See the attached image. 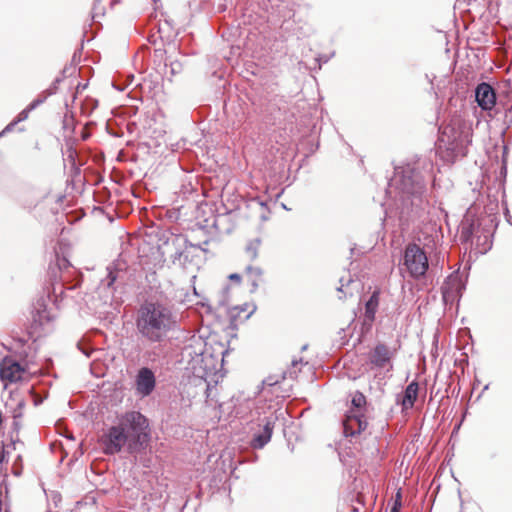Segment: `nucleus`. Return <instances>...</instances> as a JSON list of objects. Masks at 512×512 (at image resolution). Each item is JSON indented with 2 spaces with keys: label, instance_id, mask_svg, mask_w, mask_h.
Returning <instances> with one entry per match:
<instances>
[{
  "label": "nucleus",
  "instance_id": "obj_1",
  "mask_svg": "<svg viewBox=\"0 0 512 512\" xmlns=\"http://www.w3.org/2000/svg\"><path fill=\"white\" fill-rule=\"evenodd\" d=\"M433 178L434 163L427 156L395 167L385 193L389 195L391 187H395L396 198L393 205L385 209L382 224L387 219L397 220L401 231L404 232L417 222H422L429 206L425 194L426 187Z\"/></svg>",
  "mask_w": 512,
  "mask_h": 512
},
{
  "label": "nucleus",
  "instance_id": "obj_2",
  "mask_svg": "<svg viewBox=\"0 0 512 512\" xmlns=\"http://www.w3.org/2000/svg\"><path fill=\"white\" fill-rule=\"evenodd\" d=\"M135 326L138 335L150 343H161L180 329L171 308L157 300H145L139 305Z\"/></svg>",
  "mask_w": 512,
  "mask_h": 512
},
{
  "label": "nucleus",
  "instance_id": "obj_3",
  "mask_svg": "<svg viewBox=\"0 0 512 512\" xmlns=\"http://www.w3.org/2000/svg\"><path fill=\"white\" fill-rule=\"evenodd\" d=\"M471 142L472 127L470 123L459 116H454L448 124L439 127L435 155L445 164H453L459 157L467 155Z\"/></svg>",
  "mask_w": 512,
  "mask_h": 512
},
{
  "label": "nucleus",
  "instance_id": "obj_4",
  "mask_svg": "<svg viewBox=\"0 0 512 512\" xmlns=\"http://www.w3.org/2000/svg\"><path fill=\"white\" fill-rule=\"evenodd\" d=\"M497 227L496 215L477 216L468 208L460 223L461 244L465 249L474 248L476 254H485L492 248V239Z\"/></svg>",
  "mask_w": 512,
  "mask_h": 512
},
{
  "label": "nucleus",
  "instance_id": "obj_5",
  "mask_svg": "<svg viewBox=\"0 0 512 512\" xmlns=\"http://www.w3.org/2000/svg\"><path fill=\"white\" fill-rule=\"evenodd\" d=\"M128 440L127 453L137 455L150 445L152 436L148 418L140 411H127L119 419Z\"/></svg>",
  "mask_w": 512,
  "mask_h": 512
},
{
  "label": "nucleus",
  "instance_id": "obj_6",
  "mask_svg": "<svg viewBox=\"0 0 512 512\" xmlns=\"http://www.w3.org/2000/svg\"><path fill=\"white\" fill-rule=\"evenodd\" d=\"M47 276L54 295L62 294L64 289L74 290L82 282V274L72 266L67 258L60 257L58 254L55 255V263L49 264Z\"/></svg>",
  "mask_w": 512,
  "mask_h": 512
},
{
  "label": "nucleus",
  "instance_id": "obj_7",
  "mask_svg": "<svg viewBox=\"0 0 512 512\" xmlns=\"http://www.w3.org/2000/svg\"><path fill=\"white\" fill-rule=\"evenodd\" d=\"M367 400L365 395L356 390L352 394L351 408L346 412L343 421V434L345 437L360 435L367 428V420L364 414Z\"/></svg>",
  "mask_w": 512,
  "mask_h": 512
},
{
  "label": "nucleus",
  "instance_id": "obj_8",
  "mask_svg": "<svg viewBox=\"0 0 512 512\" xmlns=\"http://www.w3.org/2000/svg\"><path fill=\"white\" fill-rule=\"evenodd\" d=\"M403 264L410 276L415 279L424 276L429 267L426 252L417 244L406 246Z\"/></svg>",
  "mask_w": 512,
  "mask_h": 512
},
{
  "label": "nucleus",
  "instance_id": "obj_9",
  "mask_svg": "<svg viewBox=\"0 0 512 512\" xmlns=\"http://www.w3.org/2000/svg\"><path fill=\"white\" fill-rule=\"evenodd\" d=\"M467 275L459 271L452 272L441 286L442 300L445 305L459 303L464 290L466 289Z\"/></svg>",
  "mask_w": 512,
  "mask_h": 512
},
{
  "label": "nucleus",
  "instance_id": "obj_10",
  "mask_svg": "<svg viewBox=\"0 0 512 512\" xmlns=\"http://www.w3.org/2000/svg\"><path fill=\"white\" fill-rule=\"evenodd\" d=\"M102 451L105 455L111 456L122 451L126 445L128 447V440L124 429L118 422L116 425L110 426L100 437L99 440Z\"/></svg>",
  "mask_w": 512,
  "mask_h": 512
},
{
  "label": "nucleus",
  "instance_id": "obj_11",
  "mask_svg": "<svg viewBox=\"0 0 512 512\" xmlns=\"http://www.w3.org/2000/svg\"><path fill=\"white\" fill-rule=\"evenodd\" d=\"M50 300V294L48 293L37 298L32 304L31 329L35 333L44 330L45 325L49 324L53 319L51 312L48 310Z\"/></svg>",
  "mask_w": 512,
  "mask_h": 512
},
{
  "label": "nucleus",
  "instance_id": "obj_12",
  "mask_svg": "<svg viewBox=\"0 0 512 512\" xmlns=\"http://www.w3.org/2000/svg\"><path fill=\"white\" fill-rule=\"evenodd\" d=\"M156 385V375L152 368L142 366L137 370L134 386L138 396L141 398L150 396L154 392Z\"/></svg>",
  "mask_w": 512,
  "mask_h": 512
},
{
  "label": "nucleus",
  "instance_id": "obj_13",
  "mask_svg": "<svg viewBox=\"0 0 512 512\" xmlns=\"http://www.w3.org/2000/svg\"><path fill=\"white\" fill-rule=\"evenodd\" d=\"M475 101L483 111H491L497 101V94L493 86L488 82H480L475 90Z\"/></svg>",
  "mask_w": 512,
  "mask_h": 512
},
{
  "label": "nucleus",
  "instance_id": "obj_14",
  "mask_svg": "<svg viewBox=\"0 0 512 512\" xmlns=\"http://www.w3.org/2000/svg\"><path fill=\"white\" fill-rule=\"evenodd\" d=\"M277 421V416L270 415L264 417L262 422V429L254 433L250 445L254 449L264 448L271 440L273 430Z\"/></svg>",
  "mask_w": 512,
  "mask_h": 512
},
{
  "label": "nucleus",
  "instance_id": "obj_15",
  "mask_svg": "<svg viewBox=\"0 0 512 512\" xmlns=\"http://www.w3.org/2000/svg\"><path fill=\"white\" fill-rule=\"evenodd\" d=\"M24 373L25 369L15 360L5 358L0 363V379L5 385L21 381Z\"/></svg>",
  "mask_w": 512,
  "mask_h": 512
},
{
  "label": "nucleus",
  "instance_id": "obj_16",
  "mask_svg": "<svg viewBox=\"0 0 512 512\" xmlns=\"http://www.w3.org/2000/svg\"><path fill=\"white\" fill-rule=\"evenodd\" d=\"M156 237L157 247L161 255H166V252H172L169 242L173 240L174 244H176L178 247H180V245H183L184 243H188L187 237L181 234H174L169 230H158L156 233Z\"/></svg>",
  "mask_w": 512,
  "mask_h": 512
},
{
  "label": "nucleus",
  "instance_id": "obj_17",
  "mask_svg": "<svg viewBox=\"0 0 512 512\" xmlns=\"http://www.w3.org/2000/svg\"><path fill=\"white\" fill-rule=\"evenodd\" d=\"M419 383L411 381L401 394L396 397V404L401 406L402 411L412 409L418 399Z\"/></svg>",
  "mask_w": 512,
  "mask_h": 512
},
{
  "label": "nucleus",
  "instance_id": "obj_18",
  "mask_svg": "<svg viewBox=\"0 0 512 512\" xmlns=\"http://www.w3.org/2000/svg\"><path fill=\"white\" fill-rule=\"evenodd\" d=\"M106 270V277L101 280L100 285L111 291H115V283L121 278V274L125 273V263L121 260H116L109 264Z\"/></svg>",
  "mask_w": 512,
  "mask_h": 512
},
{
  "label": "nucleus",
  "instance_id": "obj_19",
  "mask_svg": "<svg viewBox=\"0 0 512 512\" xmlns=\"http://www.w3.org/2000/svg\"><path fill=\"white\" fill-rule=\"evenodd\" d=\"M380 294V289L376 288L372 292L368 300L365 302L363 326H366L367 329H370L372 327L373 322L375 321L376 313L380 302Z\"/></svg>",
  "mask_w": 512,
  "mask_h": 512
},
{
  "label": "nucleus",
  "instance_id": "obj_20",
  "mask_svg": "<svg viewBox=\"0 0 512 512\" xmlns=\"http://www.w3.org/2000/svg\"><path fill=\"white\" fill-rule=\"evenodd\" d=\"M392 353L384 343H378L373 348L369 356V362L376 368L382 369L390 364Z\"/></svg>",
  "mask_w": 512,
  "mask_h": 512
},
{
  "label": "nucleus",
  "instance_id": "obj_21",
  "mask_svg": "<svg viewBox=\"0 0 512 512\" xmlns=\"http://www.w3.org/2000/svg\"><path fill=\"white\" fill-rule=\"evenodd\" d=\"M245 274L250 285L249 292L253 294L258 290L259 282L261 281L263 275V270L258 266L248 265L245 268Z\"/></svg>",
  "mask_w": 512,
  "mask_h": 512
},
{
  "label": "nucleus",
  "instance_id": "obj_22",
  "mask_svg": "<svg viewBox=\"0 0 512 512\" xmlns=\"http://www.w3.org/2000/svg\"><path fill=\"white\" fill-rule=\"evenodd\" d=\"M169 243H170L172 252H166V255H169V257L171 258L173 263H175L176 261H181L182 258H184V262H186L188 259V256L185 254L186 248L188 246L195 247L189 241H188V243H184L183 245H180V247H178L176 244H174V240Z\"/></svg>",
  "mask_w": 512,
  "mask_h": 512
},
{
  "label": "nucleus",
  "instance_id": "obj_23",
  "mask_svg": "<svg viewBox=\"0 0 512 512\" xmlns=\"http://www.w3.org/2000/svg\"><path fill=\"white\" fill-rule=\"evenodd\" d=\"M169 73L171 76L178 75L183 70V64L178 59H173L172 56L165 58V74Z\"/></svg>",
  "mask_w": 512,
  "mask_h": 512
},
{
  "label": "nucleus",
  "instance_id": "obj_24",
  "mask_svg": "<svg viewBox=\"0 0 512 512\" xmlns=\"http://www.w3.org/2000/svg\"><path fill=\"white\" fill-rule=\"evenodd\" d=\"M22 428L21 419H13L11 432L9 433L10 445L15 449L16 443L20 442L19 432Z\"/></svg>",
  "mask_w": 512,
  "mask_h": 512
},
{
  "label": "nucleus",
  "instance_id": "obj_25",
  "mask_svg": "<svg viewBox=\"0 0 512 512\" xmlns=\"http://www.w3.org/2000/svg\"><path fill=\"white\" fill-rule=\"evenodd\" d=\"M260 245H261L260 238H254L247 243L246 253L252 261L258 257V249H259Z\"/></svg>",
  "mask_w": 512,
  "mask_h": 512
},
{
  "label": "nucleus",
  "instance_id": "obj_26",
  "mask_svg": "<svg viewBox=\"0 0 512 512\" xmlns=\"http://www.w3.org/2000/svg\"><path fill=\"white\" fill-rule=\"evenodd\" d=\"M303 360L300 358L299 360H292L291 362V368H289L287 371H284L282 373V379H285L287 376L290 378H296L298 371L296 370V367L298 364H302Z\"/></svg>",
  "mask_w": 512,
  "mask_h": 512
},
{
  "label": "nucleus",
  "instance_id": "obj_27",
  "mask_svg": "<svg viewBox=\"0 0 512 512\" xmlns=\"http://www.w3.org/2000/svg\"><path fill=\"white\" fill-rule=\"evenodd\" d=\"M48 97L50 96L44 90L40 94H38V96L31 103H29L28 106L30 107V109L35 110L38 106L43 104Z\"/></svg>",
  "mask_w": 512,
  "mask_h": 512
},
{
  "label": "nucleus",
  "instance_id": "obj_28",
  "mask_svg": "<svg viewBox=\"0 0 512 512\" xmlns=\"http://www.w3.org/2000/svg\"><path fill=\"white\" fill-rule=\"evenodd\" d=\"M168 57L166 55V50L163 48H157L153 53V61L154 63H158V65L163 64L165 66V58Z\"/></svg>",
  "mask_w": 512,
  "mask_h": 512
},
{
  "label": "nucleus",
  "instance_id": "obj_29",
  "mask_svg": "<svg viewBox=\"0 0 512 512\" xmlns=\"http://www.w3.org/2000/svg\"><path fill=\"white\" fill-rule=\"evenodd\" d=\"M43 198L42 195H37L33 200L29 201L27 199H22L21 204L24 208L28 210L34 209L40 202V200Z\"/></svg>",
  "mask_w": 512,
  "mask_h": 512
},
{
  "label": "nucleus",
  "instance_id": "obj_30",
  "mask_svg": "<svg viewBox=\"0 0 512 512\" xmlns=\"http://www.w3.org/2000/svg\"><path fill=\"white\" fill-rule=\"evenodd\" d=\"M231 214V212H226V213H223V214H218L215 219H214V223H213V226L219 230V231H222V225L224 223V221L229 217V215Z\"/></svg>",
  "mask_w": 512,
  "mask_h": 512
},
{
  "label": "nucleus",
  "instance_id": "obj_31",
  "mask_svg": "<svg viewBox=\"0 0 512 512\" xmlns=\"http://www.w3.org/2000/svg\"><path fill=\"white\" fill-rule=\"evenodd\" d=\"M63 81V77H56L51 85L45 90L49 96L57 93L59 84Z\"/></svg>",
  "mask_w": 512,
  "mask_h": 512
},
{
  "label": "nucleus",
  "instance_id": "obj_32",
  "mask_svg": "<svg viewBox=\"0 0 512 512\" xmlns=\"http://www.w3.org/2000/svg\"><path fill=\"white\" fill-rule=\"evenodd\" d=\"M508 145H503L502 157H501V174L506 175L507 173V157H508Z\"/></svg>",
  "mask_w": 512,
  "mask_h": 512
},
{
  "label": "nucleus",
  "instance_id": "obj_33",
  "mask_svg": "<svg viewBox=\"0 0 512 512\" xmlns=\"http://www.w3.org/2000/svg\"><path fill=\"white\" fill-rule=\"evenodd\" d=\"M9 461L8 452L5 450V444L3 441L0 442V465L7 464Z\"/></svg>",
  "mask_w": 512,
  "mask_h": 512
},
{
  "label": "nucleus",
  "instance_id": "obj_34",
  "mask_svg": "<svg viewBox=\"0 0 512 512\" xmlns=\"http://www.w3.org/2000/svg\"><path fill=\"white\" fill-rule=\"evenodd\" d=\"M401 491L399 490L396 494V500L390 509V512H401Z\"/></svg>",
  "mask_w": 512,
  "mask_h": 512
},
{
  "label": "nucleus",
  "instance_id": "obj_35",
  "mask_svg": "<svg viewBox=\"0 0 512 512\" xmlns=\"http://www.w3.org/2000/svg\"><path fill=\"white\" fill-rule=\"evenodd\" d=\"M7 474L2 472V467H0V496L2 495L3 489L5 493L8 492V487L6 484Z\"/></svg>",
  "mask_w": 512,
  "mask_h": 512
},
{
  "label": "nucleus",
  "instance_id": "obj_36",
  "mask_svg": "<svg viewBox=\"0 0 512 512\" xmlns=\"http://www.w3.org/2000/svg\"><path fill=\"white\" fill-rule=\"evenodd\" d=\"M33 111L32 109H30L29 106H27L25 109H23L18 115L17 117L15 118V120L17 121V123H20L22 121H25L28 116H29V113Z\"/></svg>",
  "mask_w": 512,
  "mask_h": 512
},
{
  "label": "nucleus",
  "instance_id": "obj_37",
  "mask_svg": "<svg viewBox=\"0 0 512 512\" xmlns=\"http://www.w3.org/2000/svg\"><path fill=\"white\" fill-rule=\"evenodd\" d=\"M207 355H208V351L205 350L203 352H201L199 354V356H201V362L203 363V365L201 366V368L205 371V372H208L209 370H211V367L209 366L208 364V361H207Z\"/></svg>",
  "mask_w": 512,
  "mask_h": 512
},
{
  "label": "nucleus",
  "instance_id": "obj_38",
  "mask_svg": "<svg viewBox=\"0 0 512 512\" xmlns=\"http://www.w3.org/2000/svg\"><path fill=\"white\" fill-rule=\"evenodd\" d=\"M74 124V117H73V114L71 113L70 115L68 114V112L64 115V118H63V128L64 129H68L70 126H73Z\"/></svg>",
  "mask_w": 512,
  "mask_h": 512
},
{
  "label": "nucleus",
  "instance_id": "obj_39",
  "mask_svg": "<svg viewBox=\"0 0 512 512\" xmlns=\"http://www.w3.org/2000/svg\"><path fill=\"white\" fill-rule=\"evenodd\" d=\"M504 123L506 124V129L512 124V105L505 111Z\"/></svg>",
  "mask_w": 512,
  "mask_h": 512
},
{
  "label": "nucleus",
  "instance_id": "obj_40",
  "mask_svg": "<svg viewBox=\"0 0 512 512\" xmlns=\"http://www.w3.org/2000/svg\"><path fill=\"white\" fill-rule=\"evenodd\" d=\"M263 385H266V386H275L276 384L279 383V379L276 378L275 376H268L267 378H265L263 380Z\"/></svg>",
  "mask_w": 512,
  "mask_h": 512
},
{
  "label": "nucleus",
  "instance_id": "obj_41",
  "mask_svg": "<svg viewBox=\"0 0 512 512\" xmlns=\"http://www.w3.org/2000/svg\"><path fill=\"white\" fill-rule=\"evenodd\" d=\"M112 86L114 89L118 90V91H124L125 88L128 86L127 83L124 82H120L119 79H116L112 82Z\"/></svg>",
  "mask_w": 512,
  "mask_h": 512
},
{
  "label": "nucleus",
  "instance_id": "obj_42",
  "mask_svg": "<svg viewBox=\"0 0 512 512\" xmlns=\"http://www.w3.org/2000/svg\"><path fill=\"white\" fill-rule=\"evenodd\" d=\"M17 121L14 119L12 120L0 133V137L5 135L6 133H9L14 130L15 126L17 125Z\"/></svg>",
  "mask_w": 512,
  "mask_h": 512
},
{
  "label": "nucleus",
  "instance_id": "obj_43",
  "mask_svg": "<svg viewBox=\"0 0 512 512\" xmlns=\"http://www.w3.org/2000/svg\"><path fill=\"white\" fill-rule=\"evenodd\" d=\"M228 279L234 283L240 284L242 280V276L239 273H231L228 276Z\"/></svg>",
  "mask_w": 512,
  "mask_h": 512
},
{
  "label": "nucleus",
  "instance_id": "obj_44",
  "mask_svg": "<svg viewBox=\"0 0 512 512\" xmlns=\"http://www.w3.org/2000/svg\"><path fill=\"white\" fill-rule=\"evenodd\" d=\"M502 205L504 206V216H505L506 221L508 223L512 224L511 223V215H510V212H509V209H508L507 202L502 201Z\"/></svg>",
  "mask_w": 512,
  "mask_h": 512
},
{
  "label": "nucleus",
  "instance_id": "obj_45",
  "mask_svg": "<svg viewBox=\"0 0 512 512\" xmlns=\"http://www.w3.org/2000/svg\"><path fill=\"white\" fill-rule=\"evenodd\" d=\"M102 0H94L93 1V8H92V18L94 19L95 16L98 14L99 5L101 4Z\"/></svg>",
  "mask_w": 512,
  "mask_h": 512
},
{
  "label": "nucleus",
  "instance_id": "obj_46",
  "mask_svg": "<svg viewBox=\"0 0 512 512\" xmlns=\"http://www.w3.org/2000/svg\"><path fill=\"white\" fill-rule=\"evenodd\" d=\"M23 414H24L23 410H18L16 408H14L12 411V418L13 419H21L23 417Z\"/></svg>",
  "mask_w": 512,
  "mask_h": 512
},
{
  "label": "nucleus",
  "instance_id": "obj_47",
  "mask_svg": "<svg viewBox=\"0 0 512 512\" xmlns=\"http://www.w3.org/2000/svg\"><path fill=\"white\" fill-rule=\"evenodd\" d=\"M333 55H334V52L331 54V56L320 55L317 58V61L319 62V65H321L322 63H327Z\"/></svg>",
  "mask_w": 512,
  "mask_h": 512
},
{
  "label": "nucleus",
  "instance_id": "obj_48",
  "mask_svg": "<svg viewBox=\"0 0 512 512\" xmlns=\"http://www.w3.org/2000/svg\"><path fill=\"white\" fill-rule=\"evenodd\" d=\"M71 68H72V63H70L69 65H66V66L62 69V71H61V73H60V75H59L58 77H63V79H64V78H66V77H67V74H68V72H69V70H70Z\"/></svg>",
  "mask_w": 512,
  "mask_h": 512
},
{
  "label": "nucleus",
  "instance_id": "obj_49",
  "mask_svg": "<svg viewBox=\"0 0 512 512\" xmlns=\"http://www.w3.org/2000/svg\"><path fill=\"white\" fill-rule=\"evenodd\" d=\"M468 364V356L467 355H464V359H460V360H455V365L457 366H464V365H467Z\"/></svg>",
  "mask_w": 512,
  "mask_h": 512
},
{
  "label": "nucleus",
  "instance_id": "obj_50",
  "mask_svg": "<svg viewBox=\"0 0 512 512\" xmlns=\"http://www.w3.org/2000/svg\"><path fill=\"white\" fill-rule=\"evenodd\" d=\"M25 406H26L25 401H24V400H19V401L17 402V404H16V407H15V408H16V409H18V410H23V411H24Z\"/></svg>",
  "mask_w": 512,
  "mask_h": 512
},
{
  "label": "nucleus",
  "instance_id": "obj_51",
  "mask_svg": "<svg viewBox=\"0 0 512 512\" xmlns=\"http://www.w3.org/2000/svg\"><path fill=\"white\" fill-rule=\"evenodd\" d=\"M79 349L81 350V352L86 356V357H90L91 353H92V349L90 348H85V349H82L79 345H78Z\"/></svg>",
  "mask_w": 512,
  "mask_h": 512
},
{
  "label": "nucleus",
  "instance_id": "obj_52",
  "mask_svg": "<svg viewBox=\"0 0 512 512\" xmlns=\"http://www.w3.org/2000/svg\"><path fill=\"white\" fill-rule=\"evenodd\" d=\"M234 309L238 310L239 313L244 312L247 309V304L238 305Z\"/></svg>",
  "mask_w": 512,
  "mask_h": 512
},
{
  "label": "nucleus",
  "instance_id": "obj_53",
  "mask_svg": "<svg viewBox=\"0 0 512 512\" xmlns=\"http://www.w3.org/2000/svg\"><path fill=\"white\" fill-rule=\"evenodd\" d=\"M133 80H134V75L133 74H128L126 76L125 83H127V85H129V84L132 83Z\"/></svg>",
  "mask_w": 512,
  "mask_h": 512
},
{
  "label": "nucleus",
  "instance_id": "obj_54",
  "mask_svg": "<svg viewBox=\"0 0 512 512\" xmlns=\"http://www.w3.org/2000/svg\"><path fill=\"white\" fill-rule=\"evenodd\" d=\"M87 85H88L87 83H85V84L78 83L77 87H76L77 92L85 90L87 88Z\"/></svg>",
  "mask_w": 512,
  "mask_h": 512
},
{
  "label": "nucleus",
  "instance_id": "obj_55",
  "mask_svg": "<svg viewBox=\"0 0 512 512\" xmlns=\"http://www.w3.org/2000/svg\"><path fill=\"white\" fill-rule=\"evenodd\" d=\"M254 201H256L260 206L262 207H267V202L266 201H263L261 200L260 198H255Z\"/></svg>",
  "mask_w": 512,
  "mask_h": 512
},
{
  "label": "nucleus",
  "instance_id": "obj_56",
  "mask_svg": "<svg viewBox=\"0 0 512 512\" xmlns=\"http://www.w3.org/2000/svg\"><path fill=\"white\" fill-rule=\"evenodd\" d=\"M351 281H352V280H351L350 278H349L348 280H346V281H345L344 277H341V278H340V280H339L340 285H341V284H344V285L346 284V285H348L349 283H351Z\"/></svg>",
  "mask_w": 512,
  "mask_h": 512
},
{
  "label": "nucleus",
  "instance_id": "obj_57",
  "mask_svg": "<svg viewBox=\"0 0 512 512\" xmlns=\"http://www.w3.org/2000/svg\"><path fill=\"white\" fill-rule=\"evenodd\" d=\"M229 290H230V286H229V284H226V285L223 287V292H224L225 294H227V293L229 292Z\"/></svg>",
  "mask_w": 512,
  "mask_h": 512
},
{
  "label": "nucleus",
  "instance_id": "obj_58",
  "mask_svg": "<svg viewBox=\"0 0 512 512\" xmlns=\"http://www.w3.org/2000/svg\"><path fill=\"white\" fill-rule=\"evenodd\" d=\"M260 218H261V220H262V221H266V220H268V216H267L266 214H262V215L260 216Z\"/></svg>",
  "mask_w": 512,
  "mask_h": 512
},
{
  "label": "nucleus",
  "instance_id": "obj_59",
  "mask_svg": "<svg viewBox=\"0 0 512 512\" xmlns=\"http://www.w3.org/2000/svg\"><path fill=\"white\" fill-rule=\"evenodd\" d=\"M425 78L427 79V81L432 85L433 82H432V79L430 78V76L428 74H425Z\"/></svg>",
  "mask_w": 512,
  "mask_h": 512
},
{
  "label": "nucleus",
  "instance_id": "obj_60",
  "mask_svg": "<svg viewBox=\"0 0 512 512\" xmlns=\"http://www.w3.org/2000/svg\"><path fill=\"white\" fill-rule=\"evenodd\" d=\"M458 496H459V499H460V504L461 506L463 505V500H462V496H461V491L458 490Z\"/></svg>",
  "mask_w": 512,
  "mask_h": 512
},
{
  "label": "nucleus",
  "instance_id": "obj_61",
  "mask_svg": "<svg viewBox=\"0 0 512 512\" xmlns=\"http://www.w3.org/2000/svg\"><path fill=\"white\" fill-rule=\"evenodd\" d=\"M65 437L69 440H74V436L72 434H69V435H65Z\"/></svg>",
  "mask_w": 512,
  "mask_h": 512
},
{
  "label": "nucleus",
  "instance_id": "obj_62",
  "mask_svg": "<svg viewBox=\"0 0 512 512\" xmlns=\"http://www.w3.org/2000/svg\"><path fill=\"white\" fill-rule=\"evenodd\" d=\"M344 284H341L340 287L337 288L338 292H343Z\"/></svg>",
  "mask_w": 512,
  "mask_h": 512
},
{
  "label": "nucleus",
  "instance_id": "obj_63",
  "mask_svg": "<svg viewBox=\"0 0 512 512\" xmlns=\"http://www.w3.org/2000/svg\"><path fill=\"white\" fill-rule=\"evenodd\" d=\"M256 310V306H254L253 310L251 312H249V314L247 315V318H249Z\"/></svg>",
  "mask_w": 512,
  "mask_h": 512
},
{
  "label": "nucleus",
  "instance_id": "obj_64",
  "mask_svg": "<svg viewBox=\"0 0 512 512\" xmlns=\"http://www.w3.org/2000/svg\"><path fill=\"white\" fill-rule=\"evenodd\" d=\"M29 194H31V195H33V196H35L36 191H35L34 189H32V190H30V191H29Z\"/></svg>",
  "mask_w": 512,
  "mask_h": 512
}]
</instances>
